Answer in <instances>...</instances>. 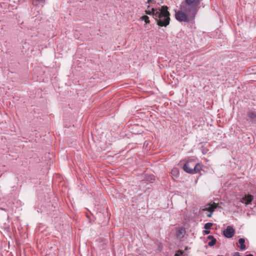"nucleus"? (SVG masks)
<instances>
[{"label": "nucleus", "mask_w": 256, "mask_h": 256, "mask_svg": "<svg viewBox=\"0 0 256 256\" xmlns=\"http://www.w3.org/2000/svg\"><path fill=\"white\" fill-rule=\"evenodd\" d=\"M168 7L163 6L158 8L157 12L154 14V18L156 24L160 27H166L170 22V14L168 11Z\"/></svg>", "instance_id": "obj_1"}, {"label": "nucleus", "mask_w": 256, "mask_h": 256, "mask_svg": "<svg viewBox=\"0 0 256 256\" xmlns=\"http://www.w3.org/2000/svg\"><path fill=\"white\" fill-rule=\"evenodd\" d=\"M196 14V13L190 11L188 8H186L182 4L180 10L176 12L175 18L180 22H188L194 19Z\"/></svg>", "instance_id": "obj_2"}, {"label": "nucleus", "mask_w": 256, "mask_h": 256, "mask_svg": "<svg viewBox=\"0 0 256 256\" xmlns=\"http://www.w3.org/2000/svg\"><path fill=\"white\" fill-rule=\"evenodd\" d=\"M202 0H184V3L182 4L186 8H188L191 12L197 13L198 6Z\"/></svg>", "instance_id": "obj_3"}, {"label": "nucleus", "mask_w": 256, "mask_h": 256, "mask_svg": "<svg viewBox=\"0 0 256 256\" xmlns=\"http://www.w3.org/2000/svg\"><path fill=\"white\" fill-rule=\"evenodd\" d=\"M218 206V204L214 202L212 203H209L204 206V208L202 209V211H208V212H213L215 209Z\"/></svg>", "instance_id": "obj_4"}, {"label": "nucleus", "mask_w": 256, "mask_h": 256, "mask_svg": "<svg viewBox=\"0 0 256 256\" xmlns=\"http://www.w3.org/2000/svg\"><path fill=\"white\" fill-rule=\"evenodd\" d=\"M234 234V230L230 226H228L224 231V234L227 238H232Z\"/></svg>", "instance_id": "obj_5"}, {"label": "nucleus", "mask_w": 256, "mask_h": 256, "mask_svg": "<svg viewBox=\"0 0 256 256\" xmlns=\"http://www.w3.org/2000/svg\"><path fill=\"white\" fill-rule=\"evenodd\" d=\"M202 168V165L200 163L196 164L194 166L193 169L189 170V174H196L200 172Z\"/></svg>", "instance_id": "obj_6"}, {"label": "nucleus", "mask_w": 256, "mask_h": 256, "mask_svg": "<svg viewBox=\"0 0 256 256\" xmlns=\"http://www.w3.org/2000/svg\"><path fill=\"white\" fill-rule=\"evenodd\" d=\"M253 200V196L251 194H247L245 195L240 200V202L242 203H244L246 204H250Z\"/></svg>", "instance_id": "obj_7"}, {"label": "nucleus", "mask_w": 256, "mask_h": 256, "mask_svg": "<svg viewBox=\"0 0 256 256\" xmlns=\"http://www.w3.org/2000/svg\"><path fill=\"white\" fill-rule=\"evenodd\" d=\"M150 5H148V6H147V10H146L145 11V12L146 14H148V15H152L154 18V14H155L156 13V12H157L158 10V8H152L150 10Z\"/></svg>", "instance_id": "obj_8"}, {"label": "nucleus", "mask_w": 256, "mask_h": 256, "mask_svg": "<svg viewBox=\"0 0 256 256\" xmlns=\"http://www.w3.org/2000/svg\"><path fill=\"white\" fill-rule=\"evenodd\" d=\"M248 120H250L251 122H256V113L254 112H248Z\"/></svg>", "instance_id": "obj_9"}, {"label": "nucleus", "mask_w": 256, "mask_h": 256, "mask_svg": "<svg viewBox=\"0 0 256 256\" xmlns=\"http://www.w3.org/2000/svg\"><path fill=\"white\" fill-rule=\"evenodd\" d=\"M190 162H187L184 164L183 167L184 170L188 173H189L190 170L193 169L194 165H190Z\"/></svg>", "instance_id": "obj_10"}, {"label": "nucleus", "mask_w": 256, "mask_h": 256, "mask_svg": "<svg viewBox=\"0 0 256 256\" xmlns=\"http://www.w3.org/2000/svg\"><path fill=\"white\" fill-rule=\"evenodd\" d=\"M238 242L240 244V248L241 250H244L246 248V246L244 244L245 240L244 238H240L238 240Z\"/></svg>", "instance_id": "obj_11"}, {"label": "nucleus", "mask_w": 256, "mask_h": 256, "mask_svg": "<svg viewBox=\"0 0 256 256\" xmlns=\"http://www.w3.org/2000/svg\"><path fill=\"white\" fill-rule=\"evenodd\" d=\"M140 20L144 21L146 24H150L149 17L147 16H143L140 18Z\"/></svg>", "instance_id": "obj_12"}, {"label": "nucleus", "mask_w": 256, "mask_h": 256, "mask_svg": "<svg viewBox=\"0 0 256 256\" xmlns=\"http://www.w3.org/2000/svg\"><path fill=\"white\" fill-rule=\"evenodd\" d=\"M213 224L212 222H208L206 223L204 226V228L206 230H209L210 229L212 226Z\"/></svg>", "instance_id": "obj_13"}, {"label": "nucleus", "mask_w": 256, "mask_h": 256, "mask_svg": "<svg viewBox=\"0 0 256 256\" xmlns=\"http://www.w3.org/2000/svg\"><path fill=\"white\" fill-rule=\"evenodd\" d=\"M216 239L214 238L208 243V245L210 246H214L216 243Z\"/></svg>", "instance_id": "obj_14"}, {"label": "nucleus", "mask_w": 256, "mask_h": 256, "mask_svg": "<svg viewBox=\"0 0 256 256\" xmlns=\"http://www.w3.org/2000/svg\"><path fill=\"white\" fill-rule=\"evenodd\" d=\"M156 2L154 0H148L146 3L148 4H156Z\"/></svg>", "instance_id": "obj_15"}, {"label": "nucleus", "mask_w": 256, "mask_h": 256, "mask_svg": "<svg viewBox=\"0 0 256 256\" xmlns=\"http://www.w3.org/2000/svg\"><path fill=\"white\" fill-rule=\"evenodd\" d=\"M210 233V231L208 230H204L203 232V234L204 235H206V234H208Z\"/></svg>", "instance_id": "obj_16"}, {"label": "nucleus", "mask_w": 256, "mask_h": 256, "mask_svg": "<svg viewBox=\"0 0 256 256\" xmlns=\"http://www.w3.org/2000/svg\"><path fill=\"white\" fill-rule=\"evenodd\" d=\"M172 172H173L174 174H178V169L177 168H174L172 170Z\"/></svg>", "instance_id": "obj_17"}, {"label": "nucleus", "mask_w": 256, "mask_h": 256, "mask_svg": "<svg viewBox=\"0 0 256 256\" xmlns=\"http://www.w3.org/2000/svg\"><path fill=\"white\" fill-rule=\"evenodd\" d=\"M233 256H241L238 252H236L234 254Z\"/></svg>", "instance_id": "obj_18"}, {"label": "nucleus", "mask_w": 256, "mask_h": 256, "mask_svg": "<svg viewBox=\"0 0 256 256\" xmlns=\"http://www.w3.org/2000/svg\"><path fill=\"white\" fill-rule=\"evenodd\" d=\"M212 213H213V212H209V214H207V216H208V218H210V217H212Z\"/></svg>", "instance_id": "obj_19"}, {"label": "nucleus", "mask_w": 256, "mask_h": 256, "mask_svg": "<svg viewBox=\"0 0 256 256\" xmlns=\"http://www.w3.org/2000/svg\"><path fill=\"white\" fill-rule=\"evenodd\" d=\"M214 238V237L212 236H208V238L209 239V240H212Z\"/></svg>", "instance_id": "obj_20"}, {"label": "nucleus", "mask_w": 256, "mask_h": 256, "mask_svg": "<svg viewBox=\"0 0 256 256\" xmlns=\"http://www.w3.org/2000/svg\"><path fill=\"white\" fill-rule=\"evenodd\" d=\"M246 256H253V255H252L251 254H249L246 255Z\"/></svg>", "instance_id": "obj_21"}, {"label": "nucleus", "mask_w": 256, "mask_h": 256, "mask_svg": "<svg viewBox=\"0 0 256 256\" xmlns=\"http://www.w3.org/2000/svg\"><path fill=\"white\" fill-rule=\"evenodd\" d=\"M217 256H224L222 255H218Z\"/></svg>", "instance_id": "obj_22"}]
</instances>
